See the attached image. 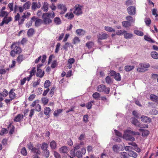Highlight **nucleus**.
<instances>
[{"instance_id": "1", "label": "nucleus", "mask_w": 158, "mask_h": 158, "mask_svg": "<svg viewBox=\"0 0 158 158\" xmlns=\"http://www.w3.org/2000/svg\"><path fill=\"white\" fill-rule=\"evenodd\" d=\"M55 16V13L54 11L49 12L43 13L42 17L44 24H49L52 22L51 18L53 19Z\"/></svg>"}, {"instance_id": "2", "label": "nucleus", "mask_w": 158, "mask_h": 158, "mask_svg": "<svg viewBox=\"0 0 158 158\" xmlns=\"http://www.w3.org/2000/svg\"><path fill=\"white\" fill-rule=\"evenodd\" d=\"M139 133L138 132H134L130 130H127L124 132L123 135V138L126 140L134 141L135 138L132 135H139Z\"/></svg>"}, {"instance_id": "3", "label": "nucleus", "mask_w": 158, "mask_h": 158, "mask_svg": "<svg viewBox=\"0 0 158 158\" xmlns=\"http://www.w3.org/2000/svg\"><path fill=\"white\" fill-rule=\"evenodd\" d=\"M27 148L28 149L31 150V152L36 155H40L41 152L40 150L39 147L35 148L33 146V144L31 143H30L27 144Z\"/></svg>"}, {"instance_id": "4", "label": "nucleus", "mask_w": 158, "mask_h": 158, "mask_svg": "<svg viewBox=\"0 0 158 158\" xmlns=\"http://www.w3.org/2000/svg\"><path fill=\"white\" fill-rule=\"evenodd\" d=\"M98 91L99 92H104L106 94H108L110 92V88L106 87L104 85L102 84L98 86L97 87Z\"/></svg>"}, {"instance_id": "5", "label": "nucleus", "mask_w": 158, "mask_h": 158, "mask_svg": "<svg viewBox=\"0 0 158 158\" xmlns=\"http://www.w3.org/2000/svg\"><path fill=\"white\" fill-rule=\"evenodd\" d=\"M82 6L79 4L76 5L74 7V10L73 13L77 15H79L82 13L81 8Z\"/></svg>"}, {"instance_id": "6", "label": "nucleus", "mask_w": 158, "mask_h": 158, "mask_svg": "<svg viewBox=\"0 0 158 158\" xmlns=\"http://www.w3.org/2000/svg\"><path fill=\"white\" fill-rule=\"evenodd\" d=\"M12 20V18L11 17H4L2 19V21L0 23V26H2L4 24H7Z\"/></svg>"}, {"instance_id": "7", "label": "nucleus", "mask_w": 158, "mask_h": 158, "mask_svg": "<svg viewBox=\"0 0 158 158\" xmlns=\"http://www.w3.org/2000/svg\"><path fill=\"white\" fill-rule=\"evenodd\" d=\"M57 8L61 11L60 13L61 15L64 14L67 11V8L63 4H59L57 5Z\"/></svg>"}, {"instance_id": "8", "label": "nucleus", "mask_w": 158, "mask_h": 158, "mask_svg": "<svg viewBox=\"0 0 158 158\" xmlns=\"http://www.w3.org/2000/svg\"><path fill=\"white\" fill-rule=\"evenodd\" d=\"M18 45L17 44L13 43L12 44L11 48L12 49H13V50L15 52V53L19 54L21 52V49Z\"/></svg>"}, {"instance_id": "9", "label": "nucleus", "mask_w": 158, "mask_h": 158, "mask_svg": "<svg viewBox=\"0 0 158 158\" xmlns=\"http://www.w3.org/2000/svg\"><path fill=\"white\" fill-rule=\"evenodd\" d=\"M109 37V35L107 34L101 32L99 33L97 36V38L98 40H102L107 39Z\"/></svg>"}, {"instance_id": "10", "label": "nucleus", "mask_w": 158, "mask_h": 158, "mask_svg": "<svg viewBox=\"0 0 158 158\" xmlns=\"http://www.w3.org/2000/svg\"><path fill=\"white\" fill-rule=\"evenodd\" d=\"M86 152V149L85 148H82L81 151H77L75 153V156L78 158H81L82 157V155L85 154Z\"/></svg>"}, {"instance_id": "11", "label": "nucleus", "mask_w": 158, "mask_h": 158, "mask_svg": "<svg viewBox=\"0 0 158 158\" xmlns=\"http://www.w3.org/2000/svg\"><path fill=\"white\" fill-rule=\"evenodd\" d=\"M127 11L128 14L131 15H134L136 13V8L133 6H129L127 8Z\"/></svg>"}, {"instance_id": "12", "label": "nucleus", "mask_w": 158, "mask_h": 158, "mask_svg": "<svg viewBox=\"0 0 158 158\" xmlns=\"http://www.w3.org/2000/svg\"><path fill=\"white\" fill-rule=\"evenodd\" d=\"M140 118L141 121L145 123H150L152 121V119L144 115H142Z\"/></svg>"}, {"instance_id": "13", "label": "nucleus", "mask_w": 158, "mask_h": 158, "mask_svg": "<svg viewBox=\"0 0 158 158\" xmlns=\"http://www.w3.org/2000/svg\"><path fill=\"white\" fill-rule=\"evenodd\" d=\"M15 91V89H11L9 93V97L10 98H11L13 100L16 97V94L14 92Z\"/></svg>"}, {"instance_id": "14", "label": "nucleus", "mask_w": 158, "mask_h": 158, "mask_svg": "<svg viewBox=\"0 0 158 158\" xmlns=\"http://www.w3.org/2000/svg\"><path fill=\"white\" fill-rule=\"evenodd\" d=\"M44 71L37 68V72L36 73V76L37 77H39L40 78H42L44 75Z\"/></svg>"}, {"instance_id": "15", "label": "nucleus", "mask_w": 158, "mask_h": 158, "mask_svg": "<svg viewBox=\"0 0 158 158\" xmlns=\"http://www.w3.org/2000/svg\"><path fill=\"white\" fill-rule=\"evenodd\" d=\"M131 123L139 127H141V124L135 118H131Z\"/></svg>"}, {"instance_id": "16", "label": "nucleus", "mask_w": 158, "mask_h": 158, "mask_svg": "<svg viewBox=\"0 0 158 158\" xmlns=\"http://www.w3.org/2000/svg\"><path fill=\"white\" fill-rule=\"evenodd\" d=\"M40 6L41 4L39 2L38 3L33 2L32 4L31 9L32 10H35L36 8H40Z\"/></svg>"}, {"instance_id": "17", "label": "nucleus", "mask_w": 158, "mask_h": 158, "mask_svg": "<svg viewBox=\"0 0 158 158\" xmlns=\"http://www.w3.org/2000/svg\"><path fill=\"white\" fill-rule=\"evenodd\" d=\"M8 128L9 129V134L10 135L12 134L15 131V127L14 125H12V123H10L8 127Z\"/></svg>"}, {"instance_id": "18", "label": "nucleus", "mask_w": 158, "mask_h": 158, "mask_svg": "<svg viewBox=\"0 0 158 158\" xmlns=\"http://www.w3.org/2000/svg\"><path fill=\"white\" fill-rule=\"evenodd\" d=\"M54 23L56 25H59L61 23L60 19L58 17H56L54 18L53 19Z\"/></svg>"}, {"instance_id": "19", "label": "nucleus", "mask_w": 158, "mask_h": 158, "mask_svg": "<svg viewBox=\"0 0 158 158\" xmlns=\"http://www.w3.org/2000/svg\"><path fill=\"white\" fill-rule=\"evenodd\" d=\"M23 118V115L19 114L16 116L14 118V120L15 122H19Z\"/></svg>"}, {"instance_id": "20", "label": "nucleus", "mask_w": 158, "mask_h": 158, "mask_svg": "<svg viewBox=\"0 0 158 158\" xmlns=\"http://www.w3.org/2000/svg\"><path fill=\"white\" fill-rule=\"evenodd\" d=\"M128 155L129 156L134 158H136L138 156L137 153L133 151H129Z\"/></svg>"}, {"instance_id": "21", "label": "nucleus", "mask_w": 158, "mask_h": 158, "mask_svg": "<svg viewBox=\"0 0 158 158\" xmlns=\"http://www.w3.org/2000/svg\"><path fill=\"white\" fill-rule=\"evenodd\" d=\"M68 148L65 146L62 147L60 149V152L64 153H67L68 152Z\"/></svg>"}, {"instance_id": "22", "label": "nucleus", "mask_w": 158, "mask_h": 158, "mask_svg": "<svg viewBox=\"0 0 158 158\" xmlns=\"http://www.w3.org/2000/svg\"><path fill=\"white\" fill-rule=\"evenodd\" d=\"M51 111V109L49 107H46L44 109V113L46 115L49 116L50 115Z\"/></svg>"}, {"instance_id": "23", "label": "nucleus", "mask_w": 158, "mask_h": 158, "mask_svg": "<svg viewBox=\"0 0 158 158\" xmlns=\"http://www.w3.org/2000/svg\"><path fill=\"white\" fill-rule=\"evenodd\" d=\"M48 3L47 2H44L42 7V9L44 11L47 12L48 10Z\"/></svg>"}, {"instance_id": "24", "label": "nucleus", "mask_w": 158, "mask_h": 158, "mask_svg": "<svg viewBox=\"0 0 158 158\" xmlns=\"http://www.w3.org/2000/svg\"><path fill=\"white\" fill-rule=\"evenodd\" d=\"M139 130L142 131V136H147L149 134V131L148 130H145L142 129H140Z\"/></svg>"}, {"instance_id": "25", "label": "nucleus", "mask_w": 158, "mask_h": 158, "mask_svg": "<svg viewBox=\"0 0 158 158\" xmlns=\"http://www.w3.org/2000/svg\"><path fill=\"white\" fill-rule=\"evenodd\" d=\"M123 26L125 27H128L131 25V23L127 21H124L122 22Z\"/></svg>"}, {"instance_id": "26", "label": "nucleus", "mask_w": 158, "mask_h": 158, "mask_svg": "<svg viewBox=\"0 0 158 158\" xmlns=\"http://www.w3.org/2000/svg\"><path fill=\"white\" fill-rule=\"evenodd\" d=\"M51 85V82L49 80H46L44 84V87L45 88L49 89Z\"/></svg>"}, {"instance_id": "27", "label": "nucleus", "mask_w": 158, "mask_h": 158, "mask_svg": "<svg viewBox=\"0 0 158 158\" xmlns=\"http://www.w3.org/2000/svg\"><path fill=\"white\" fill-rule=\"evenodd\" d=\"M92 97L95 99L98 100L100 97V94L98 92H95L93 94Z\"/></svg>"}, {"instance_id": "28", "label": "nucleus", "mask_w": 158, "mask_h": 158, "mask_svg": "<svg viewBox=\"0 0 158 158\" xmlns=\"http://www.w3.org/2000/svg\"><path fill=\"white\" fill-rule=\"evenodd\" d=\"M152 57L154 59H158V53L155 51H153L151 52Z\"/></svg>"}, {"instance_id": "29", "label": "nucleus", "mask_w": 158, "mask_h": 158, "mask_svg": "<svg viewBox=\"0 0 158 158\" xmlns=\"http://www.w3.org/2000/svg\"><path fill=\"white\" fill-rule=\"evenodd\" d=\"M76 32L77 35H84L85 33V31L82 29H78L76 30Z\"/></svg>"}, {"instance_id": "30", "label": "nucleus", "mask_w": 158, "mask_h": 158, "mask_svg": "<svg viewBox=\"0 0 158 158\" xmlns=\"http://www.w3.org/2000/svg\"><path fill=\"white\" fill-rule=\"evenodd\" d=\"M133 34H132L127 33V31L124 33V37L126 39H130L133 36Z\"/></svg>"}, {"instance_id": "31", "label": "nucleus", "mask_w": 158, "mask_h": 158, "mask_svg": "<svg viewBox=\"0 0 158 158\" xmlns=\"http://www.w3.org/2000/svg\"><path fill=\"white\" fill-rule=\"evenodd\" d=\"M63 110L61 109H58L57 110H55L53 113L54 116L55 117L58 116L62 112Z\"/></svg>"}, {"instance_id": "32", "label": "nucleus", "mask_w": 158, "mask_h": 158, "mask_svg": "<svg viewBox=\"0 0 158 158\" xmlns=\"http://www.w3.org/2000/svg\"><path fill=\"white\" fill-rule=\"evenodd\" d=\"M43 152V155L45 157L48 158L49 156V151L48 149L44 150Z\"/></svg>"}, {"instance_id": "33", "label": "nucleus", "mask_w": 158, "mask_h": 158, "mask_svg": "<svg viewBox=\"0 0 158 158\" xmlns=\"http://www.w3.org/2000/svg\"><path fill=\"white\" fill-rule=\"evenodd\" d=\"M134 68V66L127 65L125 67V70L126 71L128 72Z\"/></svg>"}, {"instance_id": "34", "label": "nucleus", "mask_w": 158, "mask_h": 158, "mask_svg": "<svg viewBox=\"0 0 158 158\" xmlns=\"http://www.w3.org/2000/svg\"><path fill=\"white\" fill-rule=\"evenodd\" d=\"M128 156V154L126 152H122L120 153V156L121 158H127Z\"/></svg>"}, {"instance_id": "35", "label": "nucleus", "mask_w": 158, "mask_h": 158, "mask_svg": "<svg viewBox=\"0 0 158 158\" xmlns=\"http://www.w3.org/2000/svg\"><path fill=\"white\" fill-rule=\"evenodd\" d=\"M65 17L68 19H71L74 17V15L73 13H67L65 15Z\"/></svg>"}, {"instance_id": "36", "label": "nucleus", "mask_w": 158, "mask_h": 158, "mask_svg": "<svg viewBox=\"0 0 158 158\" xmlns=\"http://www.w3.org/2000/svg\"><path fill=\"white\" fill-rule=\"evenodd\" d=\"M8 13L6 11H0V17H4L8 16Z\"/></svg>"}, {"instance_id": "37", "label": "nucleus", "mask_w": 158, "mask_h": 158, "mask_svg": "<svg viewBox=\"0 0 158 158\" xmlns=\"http://www.w3.org/2000/svg\"><path fill=\"white\" fill-rule=\"evenodd\" d=\"M31 4V2L30 1H28L23 5V7H24V8L25 9V10L28 9H29Z\"/></svg>"}, {"instance_id": "38", "label": "nucleus", "mask_w": 158, "mask_h": 158, "mask_svg": "<svg viewBox=\"0 0 158 158\" xmlns=\"http://www.w3.org/2000/svg\"><path fill=\"white\" fill-rule=\"evenodd\" d=\"M144 39L146 41L149 42L151 43H154L155 41L153 40L151 38L148 37V36L145 35L144 36Z\"/></svg>"}, {"instance_id": "39", "label": "nucleus", "mask_w": 158, "mask_h": 158, "mask_svg": "<svg viewBox=\"0 0 158 158\" xmlns=\"http://www.w3.org/2000/svg\"><path fill=\"white\" fill-rule=\"evenodd\" d=\"M150 98L152 101H158V97L154 94H151L150 96Z\"/></svg>"}, {"instance_id": "40", "label": "nucleus", "mask_w": 158, "mask_h": 158, "mask_svg": "<svg viewBox=\"0 0 158 158\" xmlns=\"http://www.w3.org/2000/svg\"><path fill=\"white\" fill-rule=\"evenodd\" d=\"M48 147V144L45 143H43L41 146V148L42 151L47 149Z\"/></svg>"}, {"instance_id": "41", "label": "nucleus", "mask_w": 158, "mask_h": 158, "mask_svg": "<svg viewBox=\"0 0 158 158\" xmlns=\"http://www.w3.org/2000/svg\"><path fill=\"white\" fill-rule=\"evenodd\" d=\"M105 30L109 32H115V30L111 27L109 26H105Z\"/></svg>"}, {"instance_id": "42", "label": "nucleus", "mask_w": 158, "mask_h": 158, "mask_svg": "<svg viewBox=\"0 0 158 158\" xmlns=\"http://www.w3.org/2000/svg\"><path fill=\"white\" fill-rule=\"evenodd\" d=\"M134 32V34L139 36H142L143 35V32L138 30H135Z\"/></svg>"}, {"instance_id": "43", "label": "nucleus", "mask_w": 158, "mask_h": 158, "mask_svg": "<svg viewBox=\"0 0 158 158\" xmlns=\"http://www.w3.org/2000/svg\"><path fill=\"white\" fill-rule=\"evenodd\" d=\"M34 32V30L33 29H29L27 32V34L28 36H32Z\"/></svg>"}, {"instance_id": "44", "label": "nucleus", "mask_w": 158, "mask_h": 158, "mask_svg": "<svg viewBox=\"0 0 158 158\" xmlns=\"http://www.w3.org/2000/svg\"><path fill=\"white\" fill-rule=\"evenodd\" d=\"M149 113L150 114L152 115H155L158 113V111L156 110L153 109L150 111Z\"/></svg>"}, {"instance_id": "45", "label": "nucleus", "mask_w": 158, "mask_h": 158, "mask_svg": "<svg viewBox=\"0 0 158 158\" xmlns=\"http://www.w3.org/2000/svg\"><path fill=\"white\" fill-rule=\"evenodd\" d=\"M112 149L114 152L117 153L118 152L119 148L117 145H114L113 146Z\"/></svg>"}, {"instance_id": "46", "label": "nucleus", "mask_w": 158, "mask_h": 158, "mask_svg": "<svg viewBox=\"0 0 158 158\" xmlns=\"http://www.w3.org/2000/svg\"><path fill=\"white\" fill-rule=\"evenodd\" d=\"M48 99L45 97L41 99V101L44 105H47L48 102Z\"/></svg>"}, {"instance_id": "47", "label": "nucleus", "mask_w": 158, "mask_h": 158, "mask_svg": "<svg viewBox=\"0 0 158 158\" xmlns=\"http://www.w3.org/2000/svg\"><path fill=\"white\" fill-rule=\"evenodd\" d=\"M94 44L93 42L90 41L87 42L86 44V46L88 49H90L92 47Z\"/></svg>"}, {"instance_id": "48", "label": "nucleus", "mask_w": 158, "mask_h": 158, "mask_svg": "<svg viewBox=\"0 0 158 158\" xmlns=\"http://www.w3.org/2000/svg\"><path fill=\"white\" fill-rule=\"evenodd\" d=\"M105 81L106 83L108 84H110L112 83V81L110 77L107 76L105 79Z\"/></svg>"}, {"instance_id": "49", "label": "nucleus", "mask_w": 158, "mask_h": 158, "mask_svg": "<svg viewBox=\"0 0 158 158\" xmlns=\"http://www.w3.org/2000/svg\"><path fill=\"white\" fill-rule=\"evenodd\" d=\"M140 67H143L145 69L148 68L150 67V64L148 63H140L139 64Z\"/></svg>"}, {"instance_id": "50", "label": "nucleus", "mask_w": 158, "mask_h": 158, "mask_svg": "<svg viewBox=\"0 0 158 158\" xmlns=\"http://www.w3.org/2000/svg\"><path fill=\"white\" fill-rule=\"evenodd\" d=\"M23 60V55H20L18 56L17 58V60L19 63H20Z\"/></svg>"}, {"instance_id": "51", "label": "nucleus", "mask_w": 158, "mask_h": 158, "mask_svg": "<svg viewBox=\"0 0 158 158\" xmlns=\"http://www.w3.org/2000/svg\"><path fill=\"white\" fill-rule=\"evenodd\" d=\"M50 146L52 149H55L56 147V142L53 140L50 143Z\"/></svg>"}, {"instance_id": "52", "label": "nucleus", "mask_w": 158, "mask_h": 158, "mask_svg": "<svg viewBox=\"0 0 158 158\" xmlns=\"http://www.w3.org/2000/svg\"><path fill=\"white\" fill-rule=\"evenodd\" d=\"M126 19L127 21H129L131 23V22H134L135 21V20L134 19H133V18L130 16H128L126 17Z\"/></svg>"}, {"instance_id": "53", "label": "nucleus", "mask_w": 158, "mask_h": 158, "mask_svg": "<svg viewBox=\"0 0 158 158\" xmlns=\"http://www.w3.org/2000/svg\"><path fill=\"white\" fill-rule=\"evenodd\" d=\"M114 78L116 80L118 81H120L121 80V77L119 73H117L115 74Z\"/></svg>"}, {"instance_id": "54", "label": "nucleus", "mask_w": 158, "mask_h": 158, "mask_svg": "<svg viewBox=\"0 0 158 158\" xmlns=\"http://www.w3.org/2000/svg\"><path fill=\"white\" fill-rule=\"evenodd\" d=\"M8 131L5 128H2L0 131V135H3L4 134L7 133Z\"/></svg>"}, {"instance_id": "55", "label": "nucleus", "mask_w": 158, "mask_h": 158, "mask_svg": "<svg viewBox=\"0 0 158 158\" xmlns=\"http://www.w3.org/2000/svg\"><path fill=\"white\" fill-rule=\"evenodd\" d=\"M21 153L23 156H26L27 155V150L25 147H23L21 149Z\"/></svg>"}, {"instance_id": "56", "label": "nucleus", "mask_w": 158, "mask_h": 158, "mask_svg": "<svg viewBox=\"0 0 158 158\" xmlns=\"http://www.w3.org/2000/svg\"><path fill=\"white\" fill-rule=\"evenodd\" d=\"M144 21L146 23V24L149 26L151 23V20L149 18H146L144 19Z\"/></svg>"}, {"instance_id": "57", "label": "nucleus", "mask_w": 158, "mask_h": 158, "mask_svg": "<svg viewBox=\"0 0 158 158\" xmlns=\"http://www.w3.org/2000/svg\"><path fill=\"white\" fill-rule=\"evenodd\" d=\"M42 20L41 19H38L36 20L35 22V25L36 27L40 26L42 23Z\"/></svg>"}, {"instance_id": "58", "label": "nucleus", "mask_w": 158, "mask_h": 158, "mask_svg": "<svg viewBox=\"0 0 158 158\" xmlns=\"http://www.w3.org/2000/svg\"><path fill=\"white\" fill-rule=\"evenodd\" d=\"M126 32L125 30H119L117 31L116 32V34L118 35H120L124 34V33Z\"/></svg>"}, {"instance_id": "59", "label": "nucleus", "mask_w": 158, "mask_h": 158, "mask_svg": "<svg viewBox=\"0 0 158 158\" xmlns=\"http://www.w3.org/2000/svg\"><path fill=\"white\" fill-rule=\"evenodd\" d=\"M4 66L1 67L0 69V74H5L6 73V69H4Z\"/></svg>"}, {"instance_id": "60", "label": "nucleus", "mask_w": 158, "mask_h": 158, "mask_svg": "<svg viewBox=\"0 0 158 158\" xmlns=\"http://www.w3.org/2000/svg\"><path fill=\"white\" fill-rule=\"evenodd\" d=\"M147 69H146L143 68V67H140L138 68L137 69V71L140 72H143L147 71Z\"/></svg>"}, {"instance_id": "61", "label": "nucleus", "mask_w": 158, "mask_h": 158, "mask_svg": "<svg viewBox=\"0 0 158 158\" xmlns=\"http://www.w3.org/2000/svg\"><path fill=\"white\" fill-rule=\"evenodd\" d=\"M57 65V63L56 60H54L52 62L51 65V67L52 68H55Z\"/></svg>"}, {"instance_id": "62", "label": "nucleus", "mask_w": 158, "mask_h": 158, "mask_svg": "<svg viewBox=\"0 0 158 158\" xmlns=\"http://www.w3.org/2000/svg\"><path fill=\"white\" fill-rule=\"evenodd\" d=\"M13 2L10 3L8 5V7L10 8V12L13 10Z\"/></svg>"}, {"instance_id": "63", "label": "nucleus", "mask_w": 158, "mask_h": 158, "mask_svg": "<svg viewBox=\"0 0 158 158\" xmlns=\"http://www.w3.org/2000/svg\"><path fill=\"white\" fill-rule=\"evenodd\" d=\"M2 93V94L3 95V97H4L7 96L8 94V91L6 89H4Z\"/></svg>"}, {"instance_id": "64", "label": "nucleus", "mask_w": 158, "mask_h": 158, "mask_svg": "<svg viewBox=\"0 0 158 158\" xmlns=\"http://www.w3.org/2000/svg\"><path fill=\"white\" fill-rule=\"evenodd\" d=\"M25 18H24V17L23 16H22L21 17H20V19L19 21V24H22L24 20H25Z\"/></svg>"}]
</instances>
